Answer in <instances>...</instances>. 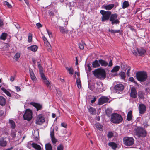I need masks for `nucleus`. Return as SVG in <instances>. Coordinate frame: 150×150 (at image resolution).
<instances>
[{
    "mask_svg": "<svg viewBox=\"0 0 150 150\" xmlns=\"http://www.w3.org/2000/svg\"><path fill=\"white\" fill-rule=\"evenodd\" d=\"M92 73L97 78L104 79L105 77L106 72L103 69L98 68L92 71Z\"/></svg>",
    "mask_w": 150,
    "mask_h": 150,
    "instance_id": "obj_1",
    "label": "nucleus"
},
{
    "mask_svg": "<svg viewBox=\"0 0 150 150\" xmlns=\"http://www.w3.org/2000/svg\"><path fill=\"white\" fill-rule=\"evenodd\" d=\"M122 117L119 114L113 113L111 116V121L115 124H119L122 120Z\"/></svg>",
    "mask_w": 150,
    "mask_h": 150,
    "instance_id": "obj_2",
    "label": "nucleus"
},
{
    "mask_svg": "<svg viewBox=\"0 0 150 150\" xmlns=\"http://www.w3.org/2000/svg\"><path fill=\"white\" fill-rule=\"evenodd\" d=\"M136 76L137 79L138 81L142 82L145 81L147 77L146 73L144 71L137 72L136 74Z\"/></svg>",
    "mask_w": 150,
    "mask_h": 150,
    "instance_id": "obj_3",
    "label": "nucleus"
},
{
    "mask_svg": "<svg viewBox=\"0 0 150 150\" xmlns=\"http://www.w3.org/2000/svg\"><path fill=\"white\" fill-rule=\"evenodd\" d=\"M100 12L102 15V21L108 20L109 19L110 15L111 14V11H105L104 10H101L100 11Z\"/></svg>",
    "mask_w": 150,
    "mask_h": 150,
    "instance_id": "obj_4",
    "label": "nucleus"
},
{
    "mask_svg": "<svg viewBox=\"0 0 150 150\" xmlns=\"http://www.w3.org/2000/svg\"><path fill=\"white\" fill-rule=\"evenodd\" d=\"M136 134L138 137H145L146 135V131L142 128L138 127L136 130Z\"/></svg>",
    "mask_w": 150,
    "mask_h": 150,
    "instance_id": "obj_5",
    "label": "nucleus"
},
{
    "mask_svg": "<svg viewBox=\"0 0 150 150\" xmlns=\"http://www.w3.org/2000/svg\"><path fill=\"white\" fill-rule=\"evenodd\" d=\"M117 14L116 13L111 14L109 19L111 21V23L112 24H119L120 21L117 18Z\"/></svg>",
    "mask_w": 150,
    "mask_h": 150,
    "instance_id": "obj_6",
    "label": "nucleus"
},
{
    "mask_svg": "<svg viewBox=\"0 0 150 150\" xmlns=\"http://www.w3.org/2000/svg\"><path fill=\"white\" fill-rule=\"evenodd\" d=\"M23 117L24 120L28 121L30 120L32 118V112L31 110L30 109H26L23 115Z\"/></svg>",
    "mask_w": 150,
    "mask_h": 150,
    "instance_id": "obj_7",
    "label": "nucleus"
},
{
    "mask_svg": "<svg viewBox=\"0 0 150 150\" xmlns=\"http://www.w3.org/2000/svg\"><path fill=\"white\" fill-rule=\"evenodd\" d=\"M124 144L127 146L132 145L134 143V139L132 137H125L123 138Z\"/></svg>",
    "mask_w": 150,
    "mask_h": 150,
    "instance_id": "obj_8",
    "label": "nucleus"
},
{
    "mask_svg": "<svg viewBox=\"0 0 150 150\" xmlns=\"http://www.w3.org/2000/svg\"><path fill=\"white\" fill-rule=\"evenodd\" d=\"M26 146L29 149L33 147L37 150H41V147L39 145L33 143L32 141L28 142Z\"/></svg>",
    "mask_w": 150,
    "mask_h": 150,
    "instance_id": "obj_9",
    "label": "nucleus"
},
{
    "mask_svg": "<svg viewBox=\"0 0 150 150\" xmlns=\"http://www.w3.org/2000/svg\"><path fill=\"white\" fill-rule=\"evenodd\" d=\"M99 63L100 65V64L102 66L106 67L108 65V67H111L113 65L112 61L111 59L109 60V64L105 60L103 59L99 60Z\"/></svg>",
    "mask_w": 150,
    "mask_h": 150,
    "instance_id": "obj_10",
    "label": "nucleus"
},
{
    "mask_svg": "<svg viewBox=\"0 0 150 150\" xmlns=\"http://www.w3.org/2000/svg\"><path fill=\"white\" fill-rule=\"evenodd\" d=\"M124 88V86L122 84H118L115 85L114 87V89L115 92L118 93L122 92Z\"/></svg>",
    "mask_w": 150,
    "mask_h": 150,
    "instance_id": "obj_11",
    "label": "nucleus"
},
{
    "mask_svg": "<svg viewBox=\"0 0 150 150\" xmlns=\"http://www.w3.org/2000/svg\"><path fill=\"white\" fill-rule=\"evenodd\" d=\"M108 98L105 96H102L99 98L98 100V104L99 105H102L108 101Z\"/></svg>",
    "mask_w": 150,
    "mask_h": 150,
    "instance_id": "obj_12",
    "label": "nucleus"
},
{
    "mask_svg": "<svg viewBox=\"0 0 150 150\" xmlns=\"http://www.w3.org/2000/svg\"><path fill=\"white\" fill-rule=\"evenodd\" d=\"M44 122L45 119L42 115H39L36 120V124L40 125L42 124Z\"/></svg>",
    "mask_w": 150,
    "mask_h": 150,
    "instance_id": "obj_13",
    "label": "nucleus"
},
{
    "mask_svg": "<svg viewBox=\"0 0 150 150\" xmlns=\"http://www.w3.org/2000/svg\"><path fill=\"white\" fill-rule=\"evenodd\" d=\"M139 109L140 114H143L146 111V107L144 104H140L139 105Z\"/></svg>",
    "mask_w": 150,
    "mask_h": 150,
    "instance_id": "obj_14",
    "label": "nucleus"
},
{
    "mask_svg": "<svg viewBox=\"0 0 150 150\" xmlns=\"http://www.w3.org/2000/svg\"><path fill=\"white\" fill-rule=\"evenodd\" d=\"M137 94L136 89L134 87H132L131 90L130 96L133 98H135L137 97Z\"/></svg>",
    "mask_w": 150,
    "mask_h": 150,
    "instance_id": "obj_15",
    "label": "nucleus"
},
{
    "mask_svg": "<svg viewBox=\"0 0 150 150\" xmlns=\"http://www.w3.org/2000/svg\"><path fill=\"white\" fill-rule=\"evenodd\" d=\"M96 85L97 91L100 92H102L103 91L102 83L100 82H98L96 83Z\"/></svg>",
    "mask_w": 150,
    "mask_h": 150,
    "instance_id": "obj_16",
    "label": "nucleus"
},
{
    "mask_svg": "<svg viewBox=\"0 0 150 150\" xmlns=\"http://www.w3.org/2000/svg\"><path fill=\"white\" fill-rule=\"evenodd\" d=\"M114 4H112L107 5H104L103 6V8L106 10H110L114 8Z\"/></svg>",
    "mask_w": 150,
    "mask_h": 150,
    "instance_id": "obj_17",
    "label": "nucleus"
},
{
    "mask_svg": "<svg viewBox=\"0 0 150 150\" xmlns=\"http://www.w3.org/2000/svg\"><path fill=\"white\" fill-rule=\"evenodd\" d=\"M31 104L36 108L37 111L41 110L42 108V105L39 103H32Z\"/></svg>",
    "mask_w": 150,
    "mask_h": 150,
    "instance_id": "obj_18",
    "label": "nucleus"
},
{
    "mask_svg": "<svg viewBox=\"0 0 150 150\" xmlns=\"http://www.w3.org/2000/svg\"><path fill=\"white\" fill-rule=\"evenodd\" d=\"M33 135L34 137V140L36 142H37L39 139V132L38 130L35 131L33 133Z\"/></svg>",
    "mask_w": 150,
    "mask_h": 150,
    "instance_id": "obj_19",
    "label": "nucleus"
},
{
    "mask_svg": "<svg viewBox=\"0 0 150 150\" xmlns=\"http://www.w3.org/2000/svg\"><path fill=\"white\" fill-rule=\"evenodd\" d=\"M137 50L139 56H142L143 55H144L146 53V50L143 48H137Z\"/></svg>",
    "mask_w": 150,
    "mask_h": 150,
    "instance_id": "obj_20",
    "label": "nucleus"
},
{
    "mask_svg": "<svg viewBox=\"0 0 150 150\" xmlns=\"http://www.w3.org/2000/svg\"><path fill=\"white\" fill-rule=\"evenodd\" d=\"M60 32L62 34H67L68 32V30L66 28H64L63 27L59 26Z\"/></svg>",
    "mask_w": 150,
    "mask_h": 150,
    "instance_id": "obj_21",
    "label": "nucleus"
},
{
    "mask_svg": "<svg viewBox=\"0 0 150 150\" xmlns=\"http://www.w3.org/2000/svg\"><path fill=\"white\" fill-rule=\"evenodd\" d=\"M93 67L94 68L99 67H100V65L99 63V60H96L93 62L92 63Z\"/></svg>",
    "mask_w": 150,
    "mask_h": 150,
    "instance_id": "obj_22",
    "label": "nucleus"
},
{
    "mask_svg": "<svg viewBox=\"0 0 150 150\" xmlns=\"http://www.w3.org/2000/svg\"><path fill=\"white\" fill-rule=\"evenodd\" d=\"M7 145V142L4 139L2 138L0 139V146L4 147L6 146Z\"/></svg>",
    "mask_w": 150,
    "mask_h": 150,
    "instance_id": "obj_23",
    "label": "nucleus"
},
{
    "mask_svg": "<svg viewBox=\"0 0 150 150\" xmlns=\"http://www.w3.org/2000/svg\"><path fill=\"white\" fill-rule=\"evenodd\" d=\"M89 112L91 114L95 115L96 114V110L92 107L88 108Z\"/></svg>",
    "mask_w": 150,
    "mask_h": 150,
    "instance_id": "obj_24",
    "label": "nucleus"
},
{
    "mask_svg": "<svg viewBox=\"0 0 150 150\" xmlns=\"http://www.w3.org/2000/svg\"><path fill=\"white\" fill-rule=\"evenodd\" d=\"M38 47L36 45H33L28 47L29 50H30L33 52L36 51L38 49Z\"/></svg>",
    "mask_w": 150,
    "mask_h": 150,
    "instance_id": "obj_25",
    "label": "nucleus"
},
{
    "mask_svg": "<svg viewBox=\"0 0 150 150\" xmlns=\"http://www.w3.org/2000/svg\"><path fill=\"white\" fill-rule=\"evenodd\" d=\"M6 100L2 96H0V105L2 106L6 104Z\"/></svg>",
    "mask_w": 150,
    "mask_h": 150,
    "instance_id": "obj_26",
    "label": "nucleus"
},
{
    "mask_svg": "<svg viewBox=\"0 0 150 150\" xmlns=\"http://www.w3.org/2000/svg\"><path fill=\"white\" fill-rule=\"evenodd\" d=\"M108 145L114 150H115L116 148L117 147V145L116 144L113 142H110L108 143Z\"/></svg>",
    "mask_w": 150,
    "mask_h": 150,
    "instance_id": "obj_27",
    "label": "nucleus"
},
{
    "mask_svg": "<svg viewBox=\"0 0 150 150\" xmlns=\"http://www.w3.org/2000/svg\"><path fill=\"white\" fill-rule=\"evenodd\" d=\"M132 111L131 110L129 111L127 114V119L129 121L132 120Z\"/></svg>",
    "mask_w": 150,
    "mask_h": 150,
    "instance_id": "obj_28",
    "label": "nucleus"
},
{
    "mask_svg": "<svg viewBox=\"0 0 150 150\" xmlns=\"http://www.w3.org/2000/svg\"><path fill=\"white\" fill-rule=\"evenodd\" d=\"M66 69L67 71H68L69 72V73L71 75H72L74 73V71L72 67H71L69 68L66 67Z\"/></svg>",
    "mask_w": 150,
    "mask_h": 150,
    "instance_id": "obj_29",
    "label": "nucleus"
},
{
    "mask_svg": "<svg viewBox=\"0 0 150 150\" xmlns=\"http://www.w3.org/2000/svg\"><path fill=\"white\" fill-rule=\"evenodd\" d=\"M129 6V4L127 1H125L122 3V8L125 9Z\"/></svg>",
    "mask_w": 150,
    "mask_h": 150,
    "instance_id": "obj_30",
    "label": "nucleus"
},
{
    "mask_svg": "<svg viewBox=\"0 0 150 150\" xmlns=\"http://www.w3.org/2000/svg\"><path fill=\"white\" fill-rule=\"evenodd\" d=\"M43 82L48 88L50 89L51 88L50 83L47 79Z\"/></svg>",
    "mask_w": 150,
    "mask_h": 150,
    "instance_id": "obj_31",
    "label": "nucleus"
},
{
    "mask_svg": "<svg viewBox=\"0 0 150 150\" xmlns=\"http://www.w3.org/2000/svg\"><path fill=\"white\" fill-rule=\"evenodd\" d=\"M7 34L6 33H3L0 37V39L3 40H5L6 39Z\"/></svg>",
    "mask_w": 150,
    "mask_h": 150,
    "instance_id": "obj_32",
    "label": "nucleus"
},
{
    "mask_svg": "<svg viewBox=\"0 0 150 150\" xmlns=\"http://www.w3.org/2000/svg\"><path fill=\"white\" fill-rule=\"evenodd\" d=\"M1 89L2 91L6 94L9 97L11 96V94L10 92L6 89L4 87H2L1 88Z\"/></svg>",
    "mask_w": 150,
    "mask_h": 150,
    "instance_id": "obj_33",
    "label": "nucleus"
},
{
    "mask_svg": "<svg viewBox=\"0 0 150 150\" xmlns=\"http://www.w3.org/2000/svg\"><path fill=\"white\" fill-rule=\"evenodd\" d=\"M30 74L32 80L33 81H36V78L33 71H30Z\"/></svg>",
    "mask_w": 150,
    "mask_h": 150,
    "instance_id": "obj_34",
    "label": "nucleus"
},
{
    "mask_svg": "<svg viewBox=\"0 0 150 150\" xmlns=\"http://www.w3.org/2000/svg\"><path fill=\"white\" fill-rule=\"evenodd\" d=\"M9 123L10 124L11 127L14 129L15 127V124L14 122L11 120H9Z\"/></svg>",
    "mask_w": 150,
    "mask_h": 150,
    "instance_id": "obj_35",
    "label": "nucleus"
},
{
    "mask_svg": "<svg viewBox=\"0 0 150 150\" xmlns=\"http://www.w3.org/2000/svg\"><path fill=\"white\" fill-rule=\"evenodd\" d=\"M120 67L118 66H116L114 67L111 70V72L112 73L117 72L119 69Z\"/></svg>",
    "mask_w": 150,
    "mask_h": 150,
    "instance_id": "obj_36",
    "label": "nucleus"
},
{
    "mask_svg": "<svg viewBox=\"0 0 150 150\" xmlns=\"http://www.w3.org/2000/svg\"><path fill=\"white\" fill-rule=\"evenodd\" d=\"M46 150H52L51 144L47 143L45 144Z\"/></svg>",
    "mask_w": 150,
    "mask_h": 150,
    "instance_id": "obj_37",
    "label": "nucleus"
},
{
    "mask_svg": "<svg viewBox=\"0 0 150 150\" xmlns=\"http://www.w3.org/2000/svg\"><path fill=\"white\" fill-rule=\"evenodd\" d=\"M95 126L98 129L101 130L102 129V126L99 123H97L95 124Z\"/></svg>",
    "mask_w": 150,
    "mask_h": 150,
    "instance_id": "obj_38",
    "label": "nucleus"
},
{
    "mask_svg": "<svg viewBox=\"0 0 150 150\" xmlns=\"http://www.w3.org/2000/svg\"><path fill=\"white\" fill-rule=\"evenodd\" d=\"M86 44L84 42H82L81 43H80L79 44V48L83 50L84 48V45H86Z\"/></svg>",
    "mask_w": 150,
    "mask_h": 150,
    "instance_id": "obj_39",
    "label": "nucleus"
},
{
    "mask_svg": "<svg viewBox=\"0 0 150 150\" xmlns=\"http://www.w3.org/2000/svg\"><path fill=\"white\" fill-rule=\"evenodd\" d=\"M45 45H46L48 47H49V48H48V51H49V52H51L52 50L51 46L50 44L47 42H45Z\"/></svg>",
    "mask_w": 150,
    "mask_h": 150,
    "instance_id": "obj_40",
    "label": "nucleus"
},
{
    "mask_svg": "<svg viewBox=\"0 0 150 150\" xmlns=\"http://www.w3.org/2000/svg\"><path fill=\"white\" fill-rule=\"evenodd\" d=\"M119 75L122 79L124 80L125 78V74L124 72H120L119 74Z\"/></svg>",
    "mask_w": 150,
    "mask_h": 150,
    "instance_id": "obj_41",
    "label": "nucleus"
},
{
    "mask_svg": "<svg viewBox=\"0 0 150 150\" xmlns=\"http://www.w3.org/2000/svg\"><path fill=\"white\" fill-rule=\"evenodd\" d=\"M76 83L77 86L79 88H80L81 87V82L79 79H77Z\"/></svg>",
    "mask_w": 150,
    "mask_h": 150,
    "instance_id": "obj_42",
    "label": "nucleus"
},
{
    "mask_svg": "<svg viewBox=\"0 0 150 150\" xmlns=\"http://www.w3.org/2000/svg\"><path fill=\"white\" fill-rule=\"evenodd\" d=\"M109 31L112 33H120V30H114L112 29L110 30H109Z\"/></svg>",
    "mask_w": 150,
    "mask_h": 150,
    "instance_id": "obj_43",
    "label": "nucleus"
},
{
    "mask_svg": "<svg viewBox=\"0 0 150 150\" xmlns=\"http://www.w3.org/2000/svg\"><path fill=\"white\" fill-rule=\"evenodd\" d=\"M20 54L17 53L15 54L14 56V59H15L16 60H18L20 57Z\"/></svg>",
    "mask_w": 150,
    "mask_h": 150,
    "instance_id": "obj_44",
    "label": "nucleus"
},
{
    "mask_svg": "<svg viewBox=\"0 0 150 150\" xmlns=\"http://www.w3.org/2000/svg\"><path fill=\"white\" fill-rule=\"evenodd\" d=\"M4 5H6V6L9 8H12V6L7 1H5L4 2Z\"/></svg>",
    "mask_w": 150,
    "mask_h": 150,
    "instance_id": "obj_45",
    "label": "nucleus"
},
{
    "mask_svg": "<svg viewBox=\"0 0 150 150\" xmlns=\"http://www.w3.org/2000/svg\"><path fill=\"white\" fill-rule=\"evenodd\" d=\"M113 135V133L111 132H108L107 134L108 137L109 138H111Z\"/></svg>",
    "mask_w": 150,
    "mask_h": 150,
    "instance_id": "obj_46",
    "label": "nucleus"
},
{
    "mask_svg": "<svg viewBox=\"0 0 150 150\" xmlns=\"http://www.w3.org/2000/svg\"><path fill=\"white\" fill-rule=\"evenodd\" d=\"M51 129L50 132V137H54V129H52V128L51 127Z\"/></svg>",
    "mask_w": 150,
    "mask_h": 150,
    "instance_id": "obj_47",
    "label": "nucleus"
},
{
    "mask_svg": "<svg viewBox=\"0 0 150 150\" xmlns=\"http://www.w3.org/2000/svg\"><path fill=\"white\" fill-rule=\"evenodd\" d=\"M28 42H31L32 41V35L31 34H30L28 38Z\"/></svg>",
    "mask_w": 150,
    "mask_h": 150,
    "instance_id": "obj_48",
    "label": "nucleus"
},
{
    "mask_svg": "<svg viewBox=\"0 0 150 150\" xmlns=\"http://www.w3.org/2000/svg\"><path fill=\"white\" fill-rule=\"evenodd\" d=\"M51 139L52 142L53 144H55L57 142V140L55 138V137H51Z\"/></svg>",
    "mask_w": 150,
    "mask_h": 150,
    "instance_id": "obj_49",
    "label": "nucleus"
},
{
    "mask_svg": "<svg viewBox=\"0 0 150 150\" xmlns=\"http://www.w3.org/2000/svg\"><path fill=\"white\" fill-rule=\"evenodd\" d=\"M144 93L142 92H138V95L139 96L141 99H142L143 98Z\"/></svg>",
    "mask_w": 150,
    "mask_h": 150,
    "instance_id": "obj_50",
    "label": "nucleus"
},
{
    "mask_svg": "<svg viewBox=\"0 0 150 150\" xmlns=\"http://www.w3.org/2000/svg\"><path fill=\"white\" fill-rule=\"evenodd\" d=\"M41 78L42 79L43 81L47 79L45 77L43 74H41Z\"/></svg>",
    "mask_w": 150,
    "mask_h": 150,
    "instance_id": "obj_51",
    "label": "nucleus"
},
{
    "mask_svg": "<svg viewBox=\"0 0 150 150\" xmlns=\"http://www.w3.org/2000/svg\"><path fill=\"white\" fill-rule=\"evenodd\" d=\"M63 146L62 144H60L59 146L57 147V150H63Z\"/></svg>",
    "mask_w": 150,
    "mask_h": 150,
    "instance_id": "obj_52",
    "label": "nucleus"
},
{
    "mask_svg": "<svg viewBox=\"0 0 150 150\" xmlns=\"http://www.w3.org/2000/svg\"><path fill=\"white\" fill-rule=\"evenodd\" d=\"M129 81L137 84V83L134 81V79L133 77H131L129 78Z\"/></svg>",
    "mask_w": 150,
    "mask_h": 150,
    "instance_id": "obj_53",
    "label": "nucleus"
},
{
    "mask_svg": "<svg viewBox=\"0 0 150 150\" xmlns=\"http://www.w3.org/2000/svg\"><path fill=\"white\" fill-rule=\"evenodd\" d=\"M46 30L50 38H51V37H52V34L51 32H50L47 29Z\"/></svg>",
    "mask_w": 150,
    "mask_h": 150,
    "instance_id": "obj_54",
    "label": "nucleus"
},
{
    "mask_svg": "<svg viewBox=\"0 0 150 150\" xmlns=\"http://www.w3.org/2000/svg\"><path fill=\"white\" fill-rule=\"evenodd\" d=\"M96 98L95 96H93V99L91 100V103H93L96 101Z\"/></svg>",
    "mask_w": 150,
    "mask_h": 150,
    "instance_id": "obj_55",
    "label": "nucleus"
},
{
    "mask_svg": "<svg viewBox=\"0 0 150 150\" xmlns=\"http://www.w3.org/2000/svg\"><path fill=\"white\" fill-rule=\"evenodd\" d=\"M15 76H11L10 79V81L11 82H13L15 80Z\"/></svg>",
    "mask_w": 150,
    "mask_h": 150,
    "instance_id": "obj_56",
    "label": "nucleus"
},
{
    "mask_svg": "<svg viewBox=\"0 0 150 150\" xmlns=\"http://www.w3.org/2000/svg\"><path fill=\"white\" fill-rule=\"evenodd\" d=\"M11 136L13 138H15L16 137V132H12L11 134Z\"/></svg>",
    "mask_w": 150,
    "mask_h": 150,
    "instance_id": "obj_57",
    "label": "nucleus"
},
{
    "mask_svg": "<svg viewBox=\"0 0 150 150\" xmlns=\"http://www.w3.org/2000/svg\"><path fill=\"white\" fill-rule=\"evenodd\" d=\"M61 125L62 127L66 128L67 126V124L64 122H63L61 124Z\"/></svg>",
    "mask_w": 150,
    "mask_h": 150,
    "instance_id": "obj_58",
    "label": "nucleus"
},
{
    "mask_svg": "<svg viewBox=\"0 0 150 150\" xmlns=\"http://www.w3.org/2000/svg\"><path fill=\"white\" fill-rule=\"evenodd\" d=\"M15 87L17 92L20 91H21V88L19 87L18 86H15Z\"/></svg>",
    "mask_w": 150,
    "mask_h": 150,
    "instance_id": "obj_59",
    "label": "nucleus"
},
{
    "mask_svg": "<svg viewBox=\"0 0 150 150\" xmlns=\"http://www.w3.org/2000/svg\"><path fill=\"white\" fill-rule=\"evenodd\" d=\"M36 26L39 28L40 27H42V25L40 23H38L36 24Z\"/></svg>",
    "mask_w": 150,
    "mask_h": 150,
    "instance_id": "obj_60",
    "label": "nucleus"
},
{
    "mask_svg": "<svg viewBox=\"0 0 150 150\" xmlns=\"http://www.w3.org/2000/svg\"><path fill=\"white\" fill-rule=\"evenodd\" d=\"M49 14L50 16H53L54 15V13L52 11H50L49 12Z\"/></svg>",
    "mask_w": 150,
    "mask_h": 150,
    "instance_id": "obj_61",
    "label": "nucleus"
},
{
    "mask_svg": "<svg viewBox=\"0 0 150 150\" xmlns=\"http://www.w3.org/2000/svg\"><path fill=\"white\" fill-rule=\"evenodd\" d=\"M4 111L2 110H0V116H2L4 114Z\"/></svg>",
    "mask_w": 150,
    "mask_h": 150,
    "instance_id": "obj_62",
    "label": "nucleus"
},
{
    "mask_svg": "<svg viewBox=\"0 0 150 150\" xmlns=\"http://www.w3.org/2000/svg\"><path fill=\"white\" fill-rule=\"evenodd\" d=\"M130 69H128L127 72V74L128 76H130Z\"/></svg>",
    "mask_w": 150,
    "mask_h": 150,
    "instance_id": "obj_63",
    "label": "nucleus"
},
{
    "mask_svg": "<svg viewBox=\"0 0 150 150\" xmlns=\"http://www.w3.org/2000/svg\"><path fill=\"white\" fill-rule=\"evenodd\" d=\"M90 64H88V66H87V67H88V70H89V71H91V70H92V69L91 68V67L90 66Z\"/></svg>",
    "mask_w": 150,
    "mask_h": 150,
    "instance_id": "obj_64",
    "label": "nucleus"
}]
</instances>
